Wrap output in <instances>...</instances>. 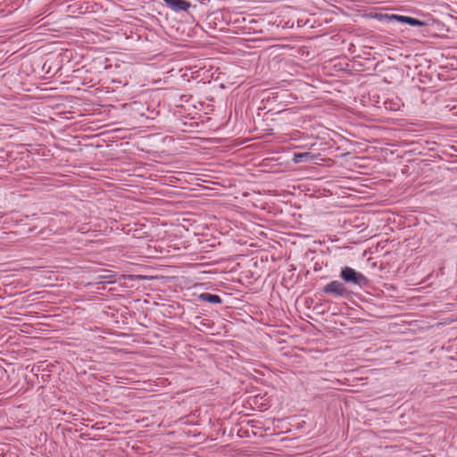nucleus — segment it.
<instances>
[{
	"label": "nucleus",
	"instance_id": "obj_4",
	"mask_svg": "<svg viewBox=\"0 0 457 457\" xmlns=\"http://www.w3.org/2000/svg\"><path fill=\"white\" fill-rule=\"evenodd\" d=\"M174 12L187 11L191 3L187 0H162Z\"/></svg>",
	"mask_w": 457,
	"mask_h": 457
},
{
	"label": "nucleus",
	"instance_id": "obj_6",
	"mask_svg": "<svg viewBox=\"0 0 457 457\" xmlns=\"http://www.w3.org/2000/svg\"><path fill=\"white\" fill-rule=\"evenodd\" d=\"M199 299L204 302H208L211 303H221L222 299L218 295H212L210 293H202L199 295Z\"/></svg>",
	"mask_w": 457,
	"mask_h": 457
},
{
	"label": "nucleus",
	"instance_id": "obj_3",
	"mask_svg": "<svg viewBox=\"0 0 457 457\" xmlns=\"http://www.w3.org/2000/svg\"><path fill=\"white\" fill-rule=\"evenodd\" d=\"M323 293L334 297H346L348 290L343 281L332 280L322 288Z\"/></svg>",
	"mask_w": 457,
	"mask_h": 457
},
{
	"label": "nucleus",
	"instance_id": "obj_7",
	"mask_svg": "<svg viewBox=\"0 0 457 457\" xmlns=\"http://www.w3.org/2000/svg\"><path fill=\"white\" fill-rule=\"evenodd\" d=\"M403 66H404V67H406V68L408 69V71H407V72H406V76H407V77L411 76V73H410V71H411V67H410V65L402 60V67H403ZM403 72H404V71H403V69L402 68V73H403Z\"/></svg>",
	"mask_w": 457,
	"mask_h": 457
},
{
	"label": "nucleus",
	"instance_id": "obj_2",
	"mask_svg": "<svg viewBox=\"0 0 457 457\" xmlns=\"http://www.w3.org/2000/svg\"><path fill=\"white\" fill-rule=\"evenodd\" d=\"M339 278L345 284L359 288H367L370 284V280L363 273L357 271L350 266L341 268Z\"/></svg>",
	"mask_w": 457,
	"mask_h": 457
},
{
	"label": "nucleus",
	"instance_id": "obj_1",
	"mask_svg": "<svg viewBox=\"0 0 457 457\" xmlns=\"http://www.w3.org/2000/svg\"><path fill=\"white\" fill-rule=\"evenodd\" d=\"M406 10L402 6V34L406 30L417 33H424L429 26V19L421 13L410 15L405 13Z\"/></svg>",
	"mask_w": 457,
	"mask_h": 457
},
{
	"label": "nucleus",
	"instance_id": "obj_8",
	"mask_svg": "<svg viewBox=\"0 0 457 457\" xmlns=\"http://www.w3.org/2000/svg\"><path fill=\"white\" fill-rule=\"evenodd\" d=\"M389 19H393L397 21H400V15L399 14H392L391 16H389Z\"/></svg>",
	"mask_w": 457,
	"mask_h": 457
},
{
	"label": "nucleus",
	"instance_id": "obj_5",
	"mask_svg": "<svg viewBox=\"0 0 457 457\" xmlns=\"http://www.w3.org/2000/svg\"><path fill=\"white\" fill-rule=\"evenodd\" d=\"M315 156L310 152L295 153L293 155L292 161L295 163L308 162L314 160Z\"/></svg>",
	"mask_w": 457,
	"mask_h": 457
}]
</instances>
